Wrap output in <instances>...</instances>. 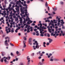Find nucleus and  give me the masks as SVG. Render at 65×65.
Masks as SVG:
<instances>
[{"instance_id":"nucleus-1","label":"nucleus","mask_w":65,"mask_h":65,"mask_svg":"<svg viewBox=\"0 0 65 65\" xmlns=\"http://www.w3.org/2000/svg\"><path fill=\"white\" fill-rule=\"evenodd\" d=\"M35 43L36 45L35 46L36 48L38 49V48H39V45H38V43L37 42V41H35V43H33L34 45H35Z\"/></svg>"},{"instance_id":"nucleus-2","label":"nucleus","mask_w":65,"mask_h":65,"mask_svg":"<svg viewBox=\"0 0 65 65\" xmlns=\"http://www.w3.org/2000/svg\"><path fill=\"white\" fill-rule=\"evenodd\" d=\"M39 31H40V33H41V34H40V36L43 37V36H44V35H43V34H42V32L43 31H44V29H39Z\"/></svg>"},{"instance_id":"nucleus-3","label":"nucleus","mask_w":65,"mask_h":65,"mask_svg":"<svg viewBox=\"0 0 65 65\" xmlns=\"http://www.w3.org/2000/svg\"><path fill=\"white\" fill-rule=\"evenodd\" d=\"M41 26H40V27H41V29H42V30H43V29H44V30H45V29H46V27H44V26H42V24H41Z\"/></svg>"},{"instance_id":"nucleus-4","label":"nucleus","mask_w":65,"mask_h":65,"mask_svg":"<svg viewBox=\"0 0 65 65\" xmlns=\"http://www.w3.org/2000/svg\"><path fill=\"white\" fill-rule=\"evenodd\" d=\"M32 41V38H29V44H30V45H32V43H31V41Z\"/></svg>"},{"instance_id":"nucleus-5","label":"nucleus","mask_w":65,"mask_h":65,"mask_svg":"<svg viewBox=\"0 0 65 65\" xmlns=\"http://www.w3.org/2000/svg\"><path fill=\"white\" fill-rule=\"evenodd\" d=\"M23 43L24 44L23 48H25V47L27 46V45H26L25 44V43H26V41H23Z\"/></svg>"},{"instance_id":"nucleus-6","label":"nucleus","mask_w":65,"mask_h":65,"mask_svg":"<svg viewBox=\"0 0 65 65\" xmlns=\"http://www.w3.org/2000/svg\"><path fill=\"white\" fill-rule=\"evenodd\" d=\"M48 40L49 41V43H51V42H52V41H53V39H51L50 38H48Z\"/></svg>"},{"instance_id":"nucleus-7","label":"nucleus","mask_w":65,"mask_h":65,"mask_svg":"<svg viewBox=\"0 0 65 65\" xmlns=\"http://www.w3.org/2000/svg\"><path fill=\"white\" fill-rule=\"evenodd\" d=\"M16 9H18V10H17V11H16L18 13V15H19L20 14V10H19V9L16 8Z\"/></svg>"},{"instance_id":"nucleus-8","label":"nucleus","mask_w":65,"mask_h":65,"mask_svg":"<svg viewBox=\"0 0 65 65\" xmlns=\"http://www.w3.org/2000/svg\"><path fill=\"white\" fill-rule=\"evenodd\" d=\"M4 61L6 64H8V61H7V60L6 59H5Z\"/></svg>"},{"instance_id":"nucleus-9","label":"nucleus","mask_w":65,"mask_h":65,"mask_svg":"<svg viewBox=\"0 0 65 65\" xmlns=\"http://www.w3.org/2000/svg\"><path fill=\"white\" fill-rule=\"evenodd\" d=\"M7 38L8 39V42H9V37H5V39H7Z\"/></svg>"},{"instance_id":"nucleus-10","label":"nucleus","mask_w":65,"mask_h":65,"mask_svg":"<svg viewBox=\"0 0 65 65\" xmlns=\"http://www.w3.org/2000/svg\"><path fill=\"white\" fill-rule=\"evenodd\" d=\"M16 54H17V55L18 56H20L21 55V54H20L19 55H18L19 54V51H17L16 52Z\"/></svg>"},{"instance_id":"nucleus-11","label":"nucleus","mask_w":65,"mask_h":65,"mask_svg":"<svg viewBox=\"0 0 65 65\" xmlns=\"http://www.w3.org/2000/svg\"><path fill=\"white\" fill-rule=\"evenodd\" d=\"M54 60L55 61H59V59H54Z\"/></svg>"},{"instance_id":"nucleus-12","label":"nucleus","mask_w":65,"mask_h":65,"mask_svg":"<svg viewBox=\"0 0 65 65\" xmlns=\"http://www.w3.org/2000/svg\"><path fill=\"white\" fill-rule=\"evenodd\" d=\"M28 62H27V65H29L30 64V60H28Z\"/></svg>"},{"instance_id":"nucleus-13","label":"nucleus","mask_w":65,"mask_h":65,"mask_svg":"<svg viewBox=\"0 0 65 65\" xmlns=\"http://www.w3.org/2000/svg\"><path fill=\"white\" fill-rule=\"evenodd\" d=\"M41 25H42V24H41V23H40V24H38V26H40V29H41V27H40V26H41Z\"/></svg>"},{"instance_id":"nucleus-14","label":"nucleus","mask_w":65,"mask_h":65,"mask_svg":"<svg viewBox=\"0 0 65 65\" xmlns=\"http://www.w3.org/2000/svg\"><path fill=\"white\" fill-rule=\"evenodd\" d=\"M58 23H60L61 22V20H60V18H59L58 19Z\"/></svg>"},{"instance_id":"nucleus-15","label":"nucleus","mask_w":65,"mask_h":65,"mask_svg":"<svg viewBox=\"0 0 65 65\" xmlns=\"http://www.w3.org/2000/svg\"><path fill=\"white\" fill-rule=\"evenodd\" d=\"M27 59L28 60H30V58L29 56L27 57Z\"/></svg>"},{"instance_id":"nucleus-16","label":"nucleus","mask_w":65,"mask_h":65,"mask_svg":"<svg viewBox=\"0 0 65 65\" xmlns=\"http://www.w3.org/2000/svg\"><path fill=\"white\" fill-rule=\"evenodd\" d=\"M53 9L54 11H56V10H57V8H53Z\"/></svg>"},{"instance_id":"nucleus-17","label":"nucleus","mask_w":65,"mask_h":65,"mask_svg":"<svg viewBox=\"0 0 65 65\" xmlns=\"http://www.w3.org/2000/svg\"><path fill=\"white\" fill-rule=\"evenodd\" d=\"M12 30H11V33H13L14 32V29L13 28H11Z\"/></svg>"},{"instance_id":"nucleus-18","label":"nucleus","mask_w":65,"mask_h":65,"mask_svg":"<svg viewBox=\"0 0 65 65\" xmlns=\"http://www.w3.org/2000/svg\"><path fill=\"white\" fill-rule=\"evenodd\" d=\"M38 65H43V63L41 62H40L39 63H38Z\"/></svg>"},{"instance_id":"nucleus-19","label":"nucleus","mask_w":65,"mask_h":65,"mask_svg":"<svg viewBox=\"0 0 65 65\" xmlns=\"http://www.w3.org/2000/svg\"><path fill=\"white\" fill-rule=\"evenodd\" d=\"M19 20V18H17L15 19V21H18Z\"/></svg>"},{"instance_id":"nucleus-20","label":"nucleus","mask_w":65,"mask_h":65,"mask_svg":"<svg viewBox=\"0 0 65 65\" xmlns=\"http://www.w3.org/2000/svg\"><path fill=\"white\" fill-rule=\"evenodd\" d=\"M19 8H20V7H19V6H17V8H15V9L16 10H18V9H16L17 8V9H18L19 10Z\"/></svg>"},{"instance_id":"nucleus-21","label":"nucleus","mask_w":65,"mask_h":65,"mask_svg":"<svg viewBox=\"0 0 65 65\" xmlns=\"http://www.w3.org/2000/svg\"><path fill=\"white\" fill-rule=\"evenodd\" d=\"M50 25H51L52 26H54V24H52V23L51 22H50Z\"/></svg>"},{"instance_id":"nucleus-22","label":"nucleus","mask_w":65,"mask_h":65,"mask_svg":"<svg viewBox=\"0 0 65 65\" xmlns=\"http://www.w3.org/2000/svg\"><path fill=\"white\" fill-rule=\"evenodd\" d=\"M28 21L30 22V23H32L33 22V21H31L30 20H28Z\"/></svg>"},{"instance_id":"nucleus-23","label":"nucleus","mask_w":65,"mask_h":65,"mask_svg":"<svg viewBox=\"0 0 65 65\" xmlns=\"http://www.w3.org/2000/svg\"><path fill=\"white\" fill-rule=\"evenodd\" d=\"M42 25H44V26H45V27H47V25L46 24H44V23H42Z\"/></svg>"},{"instance_id":"nucleus-24","label":"nucleus","mask_w":65,"mask_h":65,"mask_svg":"<svg viewBox=\"0 0 65 65\" xmlns=\"http://www.w3.org/2000/svg\"><path fill=\"white\" fill-rule=\"evenodd\" d=\"M45 6H48V5L47 4V2H46V3L45 4Z\"/></svg>"},{"instance_id":"nucleus-25","label":"nucleus","mask_w":65,"mask_h":65,"mask_svg":"<svg viewBox=\"0 0 65 65\" xmlns=\"http://www.w3.org/2000/svg\"><path fill=\"white\" fill-rule=\"evenodd\" d=\"M33 47L34 48V50H36V48H35V46H33Z\"/></svg>"},{"instance_id":"nucleus-26","label":"nucleus","mask_w":65,"mask_h":65,"mask_svg":"<svg viewBox=\"0 0 65 65\" xmlns=\"http://www.w3.org/2000/svg\"><path fill=\"white\" fill-rule=\"evenodd\" d=\"M51 30V29H48L49 32H50V33H52V31Z\"/></svg>"},{"instance_id":"nucleus-27","label":"nucleus","mask_w":65,"mask_h":65,"mask_svg":"<svg viewBox=\"0 0 65 65\" xmlns=\"http://www.w3.org/2000/svg\"><path fill=\"white\" fill-rule=\"evenodd\" d=\"M5 44L6 45V46H8V44L7 43H5Z\"/></svg>"},{"instance_id":"nucleus-28","label":"nucleus","mask_w":65,"mask_h":65,"mask_svg":"<svg viewBox=\"0 0 65 65\" xmlns=\"http://www.w3.org/2000/svg\"><path fill=\"white\" fill-rule=\"evenodd\" d=\"M0 61L1 62H3V59H1L0 60Z\"/></svg>"},{"instance_id":"nucleus-29","label":"nucleus","mask_w":65,"mask_h":65,"mask_svg":"<svg viewBox=\"0 0 65 65\" xmlns=\"http://www.w3.org/2000/svg\"><path fill=\"white\" fill-rule=\"evenodd\" d=\"M13 8L11 7V8H10V9L9 10V11H10L11 10H13Z\"/></svg>"},{"instance_id":"nucleus-30","label":"nucleus","mask_w":65,"mask_h":65,"mask_svg":"<svg viewBox=\"0 0 65 65\" xmlns=\"http://www.w3.org/2000/svg\"><path fill=\"white\" fill-rule=\"evenodd\" d=\"M34 53H33L31 54V56H34Z\"/></svg>"},{"instance_id":"nucleus-31","label":"nucleus","mask_w":65,"mask_h":65,"mask_svg":"<svg viewBox=\"0 0 65 65\" xmlns=\"http://www.w3.org/2000/svg\"><path fill=\"white\" fill-rule=\"evenodd\" d=\"M10 43V45L12 46H14V45H13V44H12L11 43Z\"/></svg>"},{"instance_id":"nucleus-32","label":"nucleus","mask_w":65,"mask_h":65,"mask_svg":"<svg viewBox=\"0 0 65 65\" xmlns=\"http://www.w3.org/2000/svg\"><path fill=\"white\" fill-rule=\"evenodd\" d=\"M13 11L14 13H16V11L14 10V9H13Z\"/></svg>"},{"instance_id":"nucleus-33","label":"nucleus","mask_w":65,"mask_h":65,"mask_svg":"<svg viewBox=\"0 0 65 65\" xmlns=\"http://www.w3.org/2000/svg\"><path fill=\"white\" fill-rule=\"evenodd\" d=\"M52 19V17L50 16L49 17L47 18V19Z\"/></svg>"},{"instance_id":"nucleus-34","label":"nucleus","mask_w":65,"mask_h":65,"mask_svg":"<svg viewBox=\"0 0 65 65\" xmlns=\"http://www.w3.org/2000/svg\"><path fill=\"white\" fill-rule=\"evenodd\" d=\"M24 40H27V38L26 37H24Z\"/></svg>"},{"instance_id":"nucleus-35","label":"nucleus","mask_w":65,"mask_h":65,"mask_svg":"<svg viewBox=\"0 0 65 65\" xmlns=\"http://www.w3.org/2000/svg\"><path fill=\"white\" fill-rule=\"evenodd\" d=\"M26 18H28L27 19H28V20H30V18H29V16H27L26 17Z\"/></svg>"},{"instance_id":"nucleus-36","label":"nucleus","mask_w":65,"mask_h":65,"mask_svg":"<svg viewBox=\"0 0 65 65\" xmlns=\"http://www.w3.org/2000/svg\"><path fill=\"white\" fill-rule=\"evenodd\" d=\"M44 61V59H43L42 60V63H43V62Z\"/></svg>"},{"instance_id":"nucleus-37","label":"nucleus","mask_w":65,"mask_h":65,"mask_svg":"<svg viewBox=\"0 0 65 65\" xmlns=\"http://www.w3.org/2000/svg\"><path fill=\"white\" fill-rule=\"evenodd\" d=\"M47 45H48L50 44V43L48 42H47L46 44Z\"/></svg>"},{"instance_id":"nucleus-38","label":"nucleus","mask_w":65,"mask_h":65,"mask_svg":"<svg viewBox=\"0 0 65 65\" xmlns=\"http://www.w3.org/2000/svg\"><path fill=\"white\" fill-rule=\"evenodd\" d=\"M2 23H3V24H4V20H3V21H2Z\"/></svg>"},{"instance_id":"nucleus-39","label":"nucleus","mask_w":65,"mask_h":65,"mask_svg":"<svg viewBox=\"0 0 65 65\" xmlns=\"http://www.w3.org/2000/svg\"><path fill=\"white\" fill-rule=\"evenodd\" d=\"M35 24L34 23H33L31 24V26H35Z\"/></svg>"},{"instance_id":"nucleus-40","label":"nucleus","mask_w":65,"mask_h":65,"mask_svg":"<svg viewBox=\"0 0 65 65\" xmlns=\"http://www.w3.org/2000/svg\"><path fill=\"white\" fill-rule=\"evenodd\" d=\"M50 61H54V60H53V59L52 58H51L50 60Z\"/></svg>"},{"instance_id":"nucleus-41","label":"nucleus","mask_w":65,"mask_h":65,"mask_svg":"<svg viewBox=\"0 0 65 65\" xmlns=\"http://www.w3.org/2000/svg\"><path fill=\"white\" fill-rule=\"evenodd\" d=\"M60 32L61 34H63V30H62L60 31Z\"/></svg>"},{"instance_id":"nucleus-42","label":"nucleus","mask_w":65,"mask_h":65,"mask_svg":"<svg viewBox=\"0 0 65 65\" xmlns=\"http://www.w3.org/2000/svg\"><path fill=\"white\" fill-rule=\"evenodd\" d=\"M61 24H64V22H60Z\"/></svg>"},{"instance_id":"nucleus-43","label":"nucleus","mask_w":65,"mask_h":65,"mask_svg":"<svg viewBox=\"0 0 65 65\" xmlns=\"http://www.w3.org/2000/svg\"><path fill=\"white\" fill-rule=\"evenodd\" d=\"M47 28L48 29V30L49 29H50V26H47Z\"/></svg>"},{"instance_id":"nucleus-44","label":"nucleus","mask_w":65,"mask_h":65,"mask_svg":"<svg viewBox=\"0 0 65 65\" xmlns=\"http://www.w3.org/2000/svg\"><path fill=\"white\" fill-rule=\"evenodd\" d=\"M28 21V22H27V24H30V23Z\"/></svg>"},{"instance_id":"nucleus-45","label":"nucleus","mask_w":65,"mask_h":65,"mask_svg":"<svg viewBox=\"0 0 65 65\" xmlns=\"http://www.w3.org/2000/svg\"><path fill=\"white\" fill-rule=\"evenodd\" d=\"M37 29H34V30L35 32H36V31H37Z\"/></svg>"},{"instance_id":"nucleus-46","label":"nucleus","mask_w":65,"mask_h":65,"mask_svg":"<svg viewBox=\"0 0 65 65\" xmlns=\"http://www.w3.org/2000/svg\"><path fill=\"white\" fill-rule=\"evenodd\" d=\"M36 35H37V36H39V34L37 33L36 34Z\"/></svg>"},{"instance_id":"nucleus-47","label":"nucleus","mask_w":65,"mask_h":65,"mask_svg":"<svg viewBox=\"0 0 65 65\" xmlns=\"http://www.w3.org/2000/svg\"><path fill=\"white\" fill-rule=\"evenodd\" d=\"M47 37H50V34H47Z\"/></svg>"},{"instance_id":"nucleus-48","label":"nucleus","mask_w":65,"mask_h":65,"mask_svg":"<svg viewBox=\"0 0 65 65\" xmlns=\"http://www.w3.org/2000/svg\"><path fill=\"white\" fill-rule=\"evenodd\" d=\"M63 61L65 63V58H64L63 59Z\"/></svg>"},{"instance_id":"nucleus-49","label":"nucleus","mask_w":65,"mask_h":65,"mask_svg":"<svg viewBox=\"0 0 65 65\" xmlns=\"http://www.w3.org/2000/svg\"><path fill=\"white\" fill-rule=\"evenodd\" d=\"M60 3L62 5H63V4H64V3L63 2H61Z\"/></svg>"},{"instance_id":"nucleus-50","label":"nucleus","mask_w":65,"mask_h":65,"mask_svg":"<svg viewBox=\"0 0 65 65\" xmlns=\"http://www.w3.org/2000/svg\"><path fill=\"white\" fill-rule=\"evenodd\" d=\"M19 1H17L16 2V4H19Z\"/></svg>"},{"instance_id":"nucleus-51","label":"nucleus","mask_w":65,"mask_h":65,"mask_svg":"<svg viewBox=\"0 0 65 65\" xmlns=\"http://www.w3.org/2000/svg\"><path fill=\"white\" fill-rule=\"evenodd\" d=\"M37 25H35V27H34V28H37Z\"/></svg>"},{"instance_id":"nucleus-52","label":"nucleus","mask_w":65,"mask_h":65,"mask_svg":"<svg viewBox=\"0 0 65 65\" xmlns=\"http://www.w3.org/2000/svg\"><path fill=\"white\" fill-rule=\"evenodd\" d=\"M61 30H62V28H59V31H61Z\"/></svg>"},{"instance_id":"nucleus-53","label":"nucleus","mask_w":65,"mask_h":65,"mask_svg":"<svg viewBox=\"0 0 65 65\" xmlns=\"http://www.w3.org/2000/svg\"><path fill=\"white\" fill-rule=\"evenodd\" d=\"M5 35H3V36H2V38H4V37H5Z\"/></svg>"},{"instance_id":"nucleus-54","label":"nucleus","mask_w":65,"mask_h":65,"mask_svg":"<svg viewBox=\"0 0 65 65\" xmlns=\"http://www.w3.org/2000/svg\"><path fill=\"white\" fill-rule=\"evenodd\" d=\"M13 22V19H12L11 20V22Z\"/></svg>"},{"instance_id":"nucleus-55","label":"nucleus","mask_w":65,"mask_h":65,"mask_svg":"<svg viewBox=\"0 0 65 65\" xmlns=\"http://www.w3.org/2000/svg\"><path fill=\"white\" fill-rule=\"evenodd\" d=\"M30 32V30H28L27 31V33H29Z\"/></svg>"},{"instance_id":"nucleus-56","label":"nucleus","mask_w":65,"mask_h":65,"mask_svg":"<svg viewBox=\"0 0 65 65\" xmlns=\"http://www.w3.org/2000/svg\"><path fill=\"white\" fill-rule=\"evenodd\" d=\"M20 65H24V64L22 63H20Z\"/></svg>"},{"instance_id":"nucleus-57","label":"nucleus","mask_w":65,"mask_h":65,"mask_svg":"<svg viewBox=\"0 0 65 65\" xmlns=\"http://www.w3.org/2000/svg\"><path fill=\"white\" fill-rule=\"evenodd\" d=\"M30 28L28 27L27 28V30H30Z\"/></svg>"},{"instance_id":"nucleus-58","label":"nucleus","mask_w":65,"mask_h":65,"mask_svg":"<svg viewBox=\"0 0 65 65\" xmlns=\"http://www.w3.org/2000/svg\"><path fill=\"white\" fill-rule=\"evenodd\" d=\"M13 16V15H9V17H12Z\"/></svg>"},{"instance_id":"nucleus-59","label":"nucleus","mask_w":65,"mask_h":65,"mask_svg":"<svg viewBox=\"0 0 65 65\" xmlns=\"http://www.w3.org/2000/svg\"><path fill=\"white\" fill-rule=\"evenodd\" d=\"M10 12H9V11H7V13H9Z\"/></svg>"},{"instance_id":"nucleus-60","label":"nucleus","mask_w":65,"mask_h":65,"mask_svg":"<svg viewBox=\"0 0 65 65\" xmlns=\"http://www.w3.org/2000/svg\"><path fill=\"white\" fill-rule=\"evenodd\" d=\"M11 56H13V54L12 53H11Z\"/></svg>"},{"instance_id":"nucleus-61","label":"nucleus","mask_w":65,"mask_h":65,"mask_svg":"<svg viewBox=\"0 0 65 65\" xmlns=\"http://www.w3.org/2000/svg\"><path fill=\"white\" fill-rule=\"evenodd\" d=\"M30 2V1H28L27 2V3H29Z\"/></svg>"},{"instance_id":"nucleus-62","label":"nucleus","mask_w":65,"mask_h":65,"mask_svg":"<svg viewBox=\"0 0 65 65\" xmlns=\"http://www.w3.org/2000/svg\"><path fill=\"white\" fill-rule=\"evenodd\" d=\"M8 9H9V10H10V7H8Z\"/></svg>"},{"instance_id":"nucleus-63","label":"nucleus","mask_w":65,"mask_h":65,"mask_svg":"<svg viewBox=\"0 0 65 65\" xmlns=\"http://www.w3.org/2000/svg\"><path fill=\"white\" fill-rule=\"evenodd\" d=\"M53 35H54V33H51V36H53Z\"/></svg>"},{"instance_id":"nucleus-64","label":"nucleus","mask_w":65,"mask_h":65,"mask_svg":"<svg viewBox=\"0 0 65 65\" xmlns=\"http://www.w3.org/2000/svg\"><path fill=\"white\" fill-rule=\"evenodd\" d=\"M28 18H26V22H27L28 21Z\"/></svg>"}]
</instances>
